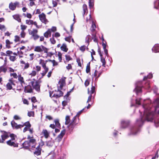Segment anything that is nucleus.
I'll return each instance as SVG.
<instances>
[{
    "label": "nucleus",
    "instance_id": "nucleus-1",
    "mask_svg": "<svg viewBox=\"0 0 159 159\" xmlns=\"http://www.w3.org/2000/svg\"><path fill=\"white\" fill-rule=\"evenodd\" d=\"M148 101L147 104L144 103L143 106L144 109L143 116L136 121L137 124L139 126H141L145 120L152 121L153 120L154 112L151 110L152 104H149V101Z\"/></svg>",
    "mask_w": 159,
    "mask_h": 159
},
{
    "label": "nucleus",
    "instance_id": "nucleus-2",
    "mask_svg": "<svg viewBox=\"0 0 159 159\" xmlns=\"http://www.w3.org/2000/svg\"><path fill=\"white\" fill-rule=\"evenodd\" d=\"M85 108V107L78 112L77 115L72 119L70 125L67 126V128L70 131H72L79 124V119L78 118L79 116L81 114L82 111L84 110Z\"/></svg>",
    "mask_w": 159,
    "mask_h": 159
},
{
    "label": "nucleus",
    "instance_id": "nucleus-3",
    "mask_svg": "<svg viewBox=\"0 0 159 159\" xmlns=\"http://www.w3.org/2000/svg\"><path fill=\"white\" fill-rule=\"evenodd\" d=\"M95 87L93 86H92L90 91H89V89H88V93L89 94H90V95L88 97L87 102V103H89L90 102H92V98L93 99L94 98L95 95Z\"/></svg>",
    "mask_w": 159,
    "mask_h": 159
},
{
    "label": "nucleus",
    "instance_id": "nucleus-4",
    "mask_svg": "<svg viewBox=\"0 0 159 159\" xmlns=\"http://www.w3.org/2000/svg\"><path fill=\"white\" fill-rule=\"evenodd\" d=\"M39 64L41 65L44 70L43 71L42 73H41V74L42 76V77H43L45 75L47 72L48 71V68L46 66L45 63V61L42 59H40L39 60Z\"/></svg>",
    "mask_w": 159,
    "mask_h": 159
},
{
    "label": "nucleus",
    "instance_id": "nucleus-5",
    "mask_svg": "<svg viewBox=\"0 0 159 159\" xmlns=\"http://www.w3.org/2000/svg\"><path fill=\"white\" fill-rule=\"evenodd\" d=\"M30 84L32 86L33 88L37 92H40V82L39 81H35L34 80V81H31Z\"/></svg>",
    "mask_w": 159,
    "mask_h": 159
},
{
    "label": "nucleus",
    "instance_id": "nucleus-6",
    "mask_svg": "<svg viewBox=\"0 0 159 159\" xmlns=\"http://www.w3.org/2000/svg\"><path fill=\"white\" fill-rule=\"evenodd\" d=\"M29 34L31 35L32 38L34 40H36L38 39L39 37V36L38 35V30L36 29H33L32 30H28Z\"/></svg>",
    "mask_w": 159,
    "mask_h": 159
},
{
    "label": "nucleus",
    "instance_id": "nucleus-7",
    "mask_svg": "<svg viewBox=\"0 0 159 159\" xmlns=\"http://www.w3.org/2000/svg\"><path fill=\"white\" fill-rule=\"evenodd\" d=\"M61 90H58L57 91L55 90L54 93L53 95L52 94L53 93V91L51 92L50 91L49 92V96L51 97H54L56 98H58L62 96L63 95L62 92Z\"/></svg>",
    "mask_w": 159,
    "mask_h": 159
},
{
    "label": "nucleus",
    "instance_id": "nucleus-8",
    "mask_svg": "<svg viewBox=\"0 0 159 159\" xmlns=\"http://www.w3.org/2000/svg\"><path fill=\"white\" fill-rule=\"evenodd\" d=\"M47 50L48 49L42 45L35 47L34 48V51L39 52L44 51V53H47Z\"/></svg>",
    "mask_w": 159,
    "mask_h": 159
},
{
    "label": "nucleus",
    "instance_id": "nucleus-9",
    "mask_svg": "<svg viewBox=\"0 0 159 159\" xmlns=\"http://www.w3.org/2000/svg\"><path fill=\"white\" fill-rule=\"evenodd\" d=\"M66 77H63L60 79L58 82V85L57 89L58 90H61L63 87L65 85L66 82L65 79Z\"/></svg>",
    "mask_w": 159,
    "mask_h": 159
},
{
    "label": "nucleus",
    "instance_id": "nucleus-10",
    "mask_svg": "<svg viewBox=\"0 0 159 159\" xmlns=\"http://www.w3.org/2000/svg\"><path fill=\"white\" fill-rule=\"evenodd\" d=\"M39 17L41 22L45 24H46L48 22V21L46 18V15L44 13H42L39 14Z\"/></svg>",
    "mask_w": 159,
    "mask_h": 159
},
{
    "label": "nucleus",
    "instance_id": "nucleus-11",
    "mask_svg": "<svg viewBox=\"0 0 159 159\" xmlns=\"http://www.w3.org/2000/svg\"><path fill=\"white\" fill-rule=\"evenodd\" d=\"M135 85L136 87L134 90V91H135L137 94H138L141 92V82L139 81L137 82L136 84Z\"/></svg>",
    "mask_w": 159,
    "mask_h": 159
},
{
    "label": "nucleus",
    "instance_id": "nucleus-12",
    "mask_svg": "<svg viewBox=\"0 0 159 159\" xmlns=\"http://www.w3.org/2000/svg\"><path fill=\"white\" fill-rule=\"evenodd\" d=\"M153 105L155 106V112L159 115V110H157V108L159 107V99H158L155 100L153 102Z\"/></svg>",
    "mask_w": 159,
    "mask_h": 159
},
{
    "label": "nucleus",
    "instance_id": "nucleus-13",
    "mask_svg": "<svg viewBox=\"0 0 159 159\" xmlns=\"http://www.w3.org/2000/svg\"><path fill=\"white\" fill-rule=\"evenodd\" d=\"M11 125L13 129H17L23 127V125H18L13 120L11 121Z\"/></svg>",
    "mask_w": 159,
    "mask_h": 159
},
{
    "label": "nucleus",
    "instance_id": "nucleus-14",
    "mask_svg": "<svg viewBox=\"0 0 159 159\" xmlns=\"http://www.w3.org/2000/svg\"><path fill=\"white\" fill-rule=\"evenodd\" d=\"M7 144L9 146H12L14 147H18V144L17 143L16 141H11L8 140L7 141Z\"/></svg>",
    "mask_w": 159,
    "mask_h": 159
},
{
    "label": "nucleus",
    "instance_id": "nucleus-15",
    "mask_svg": "<svg viewBox=\"0 0 159 159\" xmlns=\"http://www.w3.org/2000/svg\"><path fill=\"white\" fill-rule=\"evenodd\" d=\"M9 82L6 85L7 88L9 90H10L12 89V85H14V82L12 80V78L9 79Z\"/></svg>",
    "mask_w": 159,
    "mask_h": 159
},
{
    "label": "nucleus",
    "instance_id": "nucleus-16",
    "mask_svg": "<svg viewBox=\"0 0 159 159\" xmlns=\"http://www.w3.org/2000/svg\"><path fill=\"white\" fill-rule=\"evenodd\" d=\"M41 148L40 147H39V146H38L34 152V154L37 156H39L41 154Z\"/></svg>",
    "mask_w": 159,
    "mask_h": 159
},
{
    "label": "nucleus",
    "instance_id": "nucleus-17",
    "mask_svg": "<svg viewBox=\"0 0 159 159\" xmlns=\"http://www.w3.org/2000/svg\"><path fill=\"white\" fill-rule=\"evenodd\" d=\"M28 141L30 143V144L32 148H34L35 147L36 144V140L34 138H32L31 139H30Z\"/></svg>",
    "mask_w": 159,
    "mask_h": 159
},
{
    "label": "nucleus",
    "instance_id": "nucleus-18",
    "mask_svg": "<svg viewBox=\"0 0 159 159\" xmlns=\"http://www.w3.org/2000/svg\"><path fill=\"white\" fill-rule=\"evenodd\" d=\"M3 134L1 135V137L2 140L4 143V141L9 137L8 133L5 131H3Z\"/></svg>",
    "mask_w": 159,
    "mask_h": 159
},
{
    "label": "nucleus",
    "instance_id": "nucleus-19",
    "mask_svg": "<svg viewBox=\"0 0 159 159\" xmlns=\"http://www.w3.org/2000/svg\"><path fill=\"white\" fill-rule=\"evenodd\" d=\"M66 132L65 129H63L61 132L60 134L57 137V139L60 141H61L63 136L65 135Z\"/></svg>",
    "mask_w": 159,
    "mask_h": 159
},
{
    "label": "nucleus",
    "instance_id": "nucleus-20",
    "mask_svg": "<svg viewBox=\"0 0 159 159\" xmlns=\"http://www.w3.org/2000/svg\"><path fill=\"white\" fill-rule=\"evenodd\" d=\"M129 122L128 121L122 120L121 121V127L122 128H125L129 125Z\"/></svg>",
    "mask_w": 159,
    "mask_h": 159
},
{
    "label": "nucleus",
    "instance_id": "nucleus-21",
    "mask_svg": "<svg viewBox=\"0 0 159 159\" xmlns=\"http://www.w3.org/2000/svg\"><path fill=\"white\" fill-rule=\"evenodd\" d=\"M24 91L25 93L33 92V89L31 86L28 85L25 87Z\"/></svg>",
    "mask_w": 159,
    "mask_h": 159
},
{
    "label": "nucleus",
    "instance_id": "nucleus-22",
    "mask_svg": "<svg viewBox=\"0 0 159 159\" xmlns=\"http://www.w3.org/2000/svg\"><path fill=\"white\" fill-rule=\"evenodd\" d=\"M139 131L140 129L139 127H134L131 130V133L132 134L135 135L137 134Z\"/></svg>",
    "mask_w": 159,
    "mask_h": 159
},
{
    "label": "nucleus",
    "instance_id": "nucleus-23",
    "mask_svg": "<svg viewBox=\"0 0 159 159\" xmlns=\"http://www.w3.org/2000/svg\"><path fill=\"white\" fill-rule=\"evenodd\" d=\"M42 133L43 134L44 137L47 139L49 136V133L46 129H43Z\"/></svg>",
    "mask_w": 159,
    "mask_h": 159
},
{
    "label": "nucleus",
    "instance_id": "nucleus-24",
    "mask_svg": "<svg viewBox=\"0 0 159 159\" xmlns=\"http://www.w3.org/2000/svg\"><path fill=\"white\" fill-rule=\"evenodd\" d=\"M152 50L154 52H159V44H155L152 48Z\"/></svg>",
    "mask_w": 159,
    "mask_h": 159
},
{
    "label": "nucleus",
    "instance_id": "nucleus-25",
    "mask_svg": "<svg viewBox=\"0 0 159 159\" xmlns=\"http://www.w3.org/2000/svg\"><path fill=\"white\" fill-rule=\"evenodd\" d=\"M13 56H9V59L12 61H14L16 59V56H17V54L16 52L13 53Z\"/></svg>",
    "mask_w": 159,
    "mask_h": 159
},
{
    "label": "nucleus",
    "instance_id": "nucleus-26",
    "mask_svg": "<svg viewBox=\"0 0 159 159\" xmlns=\"http://www.w3.org/2000/svg\"><path fill=\"white\" fill-rule=\"evenodd\" d=\"M60 48L61 50L65 52H66L68 50V49L65 43H64L62 44Z\"/></svg>",
    "mask_w": 159,
    "mask_h": 159
},
{
    "label": "nucleus",
    "instance_id": "nucleus-27",
    "mask_svg": "<svg viewBox=\"0 0 159 159\" xmlns=\"http://www.w3.org/2000/svg\"><path fill=\"white\" fill-rule=\"evenodd\" d=\"M22 144L23 147L25 148H27L29 147H30V143L28 141H25Z\"/></svg>",
    "mask_w": 159,
    "mask_h": 159
},
{
    "label": "nucleus",
    "instance_id": "nucleus-28",
    "mask_svg": "<svg viewBox=\"0 0 159 159\" xmlns=\"http://www.w3.org/2000/svg\"><path fill=\"white\" fill-rule=\"evenodd\" d=\"M9 136L11 138V139L9 140L13 141H16V139L17 138V136L16 135L13 134H10Z\"/></svg>",
    "mask_w": 159,
    "mask_h": 159
},
{
    "label": "nucleus",
    "instance_id": "nucleus-29",
    "mask_svg": "<svg viewBox=\"0 0 159 159\" xmlns=\"http://www.w3.org/2000/svg\"><path fill=\"white\" fill-rule=\"evenodd\" d=\"M65 120V124L66 125H68L69 124V125H69L71 122V120H70V116H66V117Z\"/></svg>",
    "mask_w": 159,
    "mask_h": 159
},
{
    "label": "nucleus",
    "instance_id": "nucleus-30",
    "mask_svg": "<svg viewBox=\"0 0 159 159\" xmlns=\"http://www.w3.org/2000/svg\"><path fill=\"white\" fill-rule=\"evenodd\" d=\"M102 45L103 47V48L104 49V52L105 53V54L106 55L107 57H108V50L106 49L107 45L105 44L104 43H102Z\"/></svg>",
    "mask_w": 159,
    "mask_h": 159
},
{
    "label": "nucleus",
    "instance_id": "nucleus-31",
    "mask_svg": "<svg viewBox=\"0 0 159 159\" xmlns=\"http://www.w3.org/2000/svg\"><path fill=\"white\" fill-rule=\"evenodd\" d=\"M83 8L84 11L83 16H84L85 14H86L88 13V9L87 6L85 4H84L83 5Z\"/></svg>",
    "mask_w": 159,
    "mask_h": 159
},
{
    "label": "nucleus",
    "instance_id": "nucleus-32",
    "mask_svg": "<svg viewBox=\"0 0 159 159\" xmlns=\"http://www.w3.org/2000/svg\"><path fill=\"white\" fill-rule=\"evenodd\" d=\"M44 36L46 38H48L49 36H50L51 35V32H50V29H48V30L44 34Z\"/></svg>",
    "mask_w": 159,
    "mask_h": 159
},
{
    "label": "nucleus",
    "instance_id": "nucleus-33",
    "mask_svg": "<svg viewBox=\"0 0 159 159\" xmlns=\"http://www.w3.org/2000/svg\"><path fill=\"white\" fill-rule=\"evenodd\" d=\"M13 17L15 20H17L18 22H20L21 19L18 15H15L13 16Z\"/></svg>",
    "mask_w": 159,
    "mask_h": 159
},
{
    "label": "nucleus",
    "instance_id": "nucleus-34",
    "mask_svg": "<svg viewBox=\"0 0 159 159\" xmlns=\"http://www.w3.org/2000/svg\"><path fill=\"white\" fill-rule=\"evenodd\" d=\"M18 80L20 84H25L23 77L21 76V75H19L18 77Z\"/></svg>",
    "mask_w": 159,
    "mask_h": 159
},
{
    "label": "nucleus",
    "instance_id": "nucleus-35",
    "mask_svg": "<svg viewBox=\"0 0 159 159\" xmlns=\"http://www.w3.org/2000/svg\"><path fill=\"white\" fill-rule=\"evenodd\" d=\"M9 9L12 11H14L16 9V8L13 5V3L11 2L9 5Z\"/></svg>",
    "mask_w": 159,
    "mask_h": 159
},
{
    "label": "nucleus",
    "instance_id": "nucleus-36",
    "mask_svg": "<svg viewBox=\"0 0 159 159\" xmlns=\"http://www.w3.org/2000/svg\"><path fill=\"white\" fill-rule=\"evenodd\" d=\"M23 125V127L24 126H25L26 127H27L28 128L30 129V128L31 126V125L30 124V122L29 121H27L25 122V123H23L22 125Z\"/></svg>",
    "mask_w": 159,
    "mask_h": 159
},
{
    "label": "nucleus",
    "instance_id": "nucleus-37",
    "mask_svg": "<svg viewBox=\"0 0 159 159\" xmlns=\"http://www.w3.org/2000/svg\"><path fill=\"white\" fill-rule=\"evenodd\" d=\"M7 71V69L6 67L4 66H2L0 67V73L3 72L4 73H6Z\"/></svg>",
    "mask_w": 159,
    "mask_h": 159
},
{
    "label": "nucleus",
    "instance_id": "nucleus-38",
    "mask_svg": "<svg viewBox=\"0 0 159 159\" xmlns=\"http://www.w3.org/2000/svg\"><path fill=\"white\" fill-rule=\"evenodd\" d=\"M54 122L55 123V125L57 128H59L60 127V124L59 122V121L58 119H55L54 120Z\"/></svg>",
    "mask_w": 159,
    "mask_h": 159
},
{
    "label": "nucleus",
    "instance_id": "nucleus-39",
    "mask_svg": "<svg viewBox=\"0 0 159 159\" xmlns=\"http://www.w3.org/2000/svg\"><path fill=\"white\" fill-rule=\"evenodd\" d=\"M96 28V26L95 24L93 23V24L91 26V27L90 28V30H91V31L93 33H93L94 32V31L95 29Z\"/></svg>",
    "mask_w": 159,
    "mask_h": 159
},
{
    "label": "nucleus",
    "instance_id": "nucleus-40",
    "mask_svg": "<svg viewBox=\"0 0 159 159\" xmlns=\"http://www.w3.org/2000/svg\"><path fill=\"white\" fill-rule=\"evenodd\" d=\"M23 84H20H20H18V85H17V90H21L23 89Z\"/></svg>",
    "mask_w": 159,
    "mask_h": 159
},
{
    "label": "nucleus",
    "instance_id": "nucleus-41",
    "mask_svg": "<svg viewBox=\"0 0 159 159\" xmlns=\"http://www.w3.org/2000/svg\"><path fill=\"white\" fill-rule=\"evenodd\" d=\"M6 46L7 48H11V46H10V45L12 43H11L10 41L8 40L7 39L6 40Z\"/></svg>",
    "mask_w": 159,
    "mask_h": 159
},
{
    "label": "nucleus",
    "instance_id": "nucleus-42",
    "mask_svg": "<svg viewBox=\"0 0 159 159\" xmlns=\"http://www.w3.org/2000/svg\"><path fill=\"white\" fill-rule=\"evenodd\" d=\"M92 35L93 36L92 39H93V41L97 43L98 39L96 37V34L92 33Z\"/></svg>",
    "mask_w": 159,
    "mask_h": 159
},
{
    "label": "nucleus",
    "instance_id": "nucleus-43",
    "mask_svg": "<svg viewBox=\"0 0 159 159\" xmlns=\"http://www.w3.org/2000/svg\"><path fill=\"white\" fill-rule=\"evenodd\" d=\"M48 61H49L51 62L53 64V66H57L58 64V62L57 61H56L55 60H48Z\"/></svg>",
    "mask_w": 159,
    "mask_h": 159
},
{
    "label": "nucleus",
    "instance_id": "nucleus-44",
    "mask_svg": "<svg viewBox=\"0 0 159 159\" xmlns=\"http://www.w3.org/2000/svg\"><path fill=\"white\" fill-rule=\"evenodd\" d=\"M154 7L157 9H158L157 6H159V0H157L154 2Z\"/></svg>",
    "mask_w": 159,
    "mask_h": 159
},
{
    "label": "nucleus",
    "instance_id": "nucleus-45",
    "mask_svg": "<svg viewBox=\"0 0 159 159\" xmlns=\"http://www.w3.org/2000/svg\"><path fill=\"white\" fill-rule=\"evenodd\" d=\"M37 72L36 70H33L32 71L31 73L29 74V75H31V77L35 76L37 74Z\"/></svg>",
    "mask_w": 159,
    "mask_h": 159
},
{
    "label": "nucleus",
    "instance_id": "nucleus-46",
    "mask_svg": "<svg viewBox=\"0 0 159 159\" xmlns=\"http://www.w3.org/2000/svg\"><path fill=\"white\" fill-rule=\"evenodd\" d=\"M66 60V61L68 62L70 60H72V58L70 57L69 55H65Z\"/></svg>",
    "mask_w": 159,
    "mask_h": 159
},
{
    "label": "nucleus",
    "instance_id": "nucleus-47",
    "mask_svg": "<svg viewBox=\"0 0 159 159\" xmlns=\"http://www.w3.org/2000/svg\"><path fill=\"white\" fill-rule=\"evenodd\" d=\"M13 4L16 8V7L19 8L20 7V3L18 2H15L14 3H13Z\"/></svg>",
    "mask_w": 159,
    "mask_h": 159
},
{
    "label": "nucleus",
    "instance_id": "nucleus-48",
    "mask_svg": "<svg viewBox=\"0 0 159 159\" xmlns=\"http://www.w3.org/2000/svg\"><path fill=\"white\" fill-rule=\"evenodd\" d=\"M90 71V62L88 63L87 65L86 68V72L88 73Z\"/></svg>",
    "mask_w": 159,
    "mask_h": 159
},
{
    "label": "nucleus",
    "instance_id": "nucleus-49",
    "mask_svg": "<svg viewBox=\"0 0 159 159\" xmlns=\"http://www.w3.org/2000/svg\"><path fill=\"white\" fill-rule=\"evenodd\" d=\"M152 74H149L147 76H145L144 77L143 80H144L147 79H151L152 78Z\"/></svg>",
    "mask_w": 159,
    "mask_h": 159
},
{
    "label": "nucleus",
    "instance_id": "nucleus-50",
    "mask_svg": "<svg viewBox=\"0 0 159 159\" xmlns=\"http://www.w3.org/2000/svg\"><path fill=\"white\" fill-rule=\"evenodd\" d=\"M90 35H87L85 38V43H87L88 45L89 44V40L90 39Z\"/></svg>",
    "mask_w": 159,
    "mask_h": 159
},
{
    "label": "nucleus",
    "instance_id": "nucleus-51",
    "mask_svg": "<svg viewBox=\"0 0 159 159\" xmlns=\"http://www.w3.org/2000/svg\"><path fill=\"white\" fill-rule=\"evenodd\" d=\"M57 55L58 57V60L60 62H61L62 61V54L61 52H59L58 53Z\"/></svg>",
    "mask_w": 159,
    "mask_h": 159
},
{
    "label": "nucleus",
    "instance_id": "nucleus-52",
    "mask_svg": "<svg viewBox=\"0 0 159 159\" xmlns=\"http://www.w3.org/2000/svg\"><path fill=\"white\" fill-rule=\"evenodd\" d=\"M0 30L2 31H5L6 30V28L4 25L0 24Z\"/></svg>",
    "mask_w": 159,
    "mask_h": 159
},
{
    "label": "nucleus",
    "instance_id": "nucleus-53",
    "mask_svg": "<svg viewBox=\"0 0 159 159\" xmlns=\"http://www.w3.org/2000/svg\"><path fill=\"white\" fill-rule=\"evenodd\" d=\"M101 62L102 63V65L104 67H105V65H106V61L105 60V59L102 57H101Z\"/></svg>",
    "mask_w": 159,
    "mask_h": 159
},
{
    "label": "nucleus",
    "instance_id": "nucleus-54",
    "mask_svg": "<svg viewBox=\"0 0 159 159\" xmlns=\"http://www.w3.org/2000/svg\"><path fill=\"white\" fill-rule=\"evenodd\" d=\"M50 40L52 44H54L56 42L54 38L53 34L52 35V37L50 39Z\"/></svg>",
    "mask_w": 159,
    "mask_h": 159
},
{
    "label": "nucleus",
    "instance_id": "nucleus-55",
    "mask_svg": "<svg viewBox=\"0 0 159 159\" xmlns=\"http://www.w3.org/2000/svg\"><path fill=\"white\" fill-rule=\"evenodd\" d=\"M33 21L31 20H26V24L28 25H33Z\"/></svg>",
    "mask_w": 159,
    "mask_h": 159
},
{
    "label": "nucleus",
    "instance_id": "nucleus-56",
    "mask_svg": "<svg viewBox=\"0 0 159 159\" xmlns=\"http://www.w3.org/2000/svg\"><path fill=\"white\" fill-rule=\"evenodd\" d=\"M86 47L85 45H83L80 47V49L82 52H84L86 49Z\"/></svg>",
    "mask_w": 159,
    "mask_h": 159
},
{
    "label": "nucleus",
    "instance_id": "nucleus-57",
    "mask_svg": "<svg viewBox=\"0 0 159 159\" xmlns=\"http://www.w3.org/2000/svg\"><path fill=\"white\" fill-rule=\"evenodd\" d=\"M13 118L14 120H20L21 119V118L20 116L17 115H15L13 117Z\"/></svg>",
    "mask_w": 159,
    "mask_h": 159
},
{
    "label": "nucleus",
    "instance_id": "nucleus-58",
    "mask_svg": "<svg viewBox=\"0 0 159 159\" xmlns=\"http://www.w3.org/2000/svg\"><path fill=\"white\" fill-rule=\"evenodd\" d=\"M10 76H13L15 79H17V75L16 73H11Z\"/></svg>",
    "mask_w": 159,
    "mask_h": 159
},
{
    "label": "nucleus",
    "instance_id": "nucleus-59",
    "mask_svg": "<svg viewBox=\"0 0 159 159\" xmlns=\"http://www.w3.org/2000/svg\"><path fill=\"white\" fill-rule=\"evenodd\" d=\"M20 36L22 38H24L25 35V33L24 31H22L20 33Z\"/></svg>",
    "mask_w": 159,
    "mask_h": 159
},
{
    "label": "nucleus",
    "instance_id": "nucleus-60",
    "mask_svg": "<svg viewBox=\"0 0 159 159\" xmlns=\"http://www.w3.org/2000/svg\"><path fill=\"white\" fill-rule=\"evenodd\" d=\"M33 25H35L36 27V28L38 29H39L41 28V26H39L37 25V23L36 21H34L33 23Z\"/></svg>",
    "mask_w": 159,
    "mask_h": 159
},
{
    "label": "nucleus",
    "instance_id": "nucleus-61",
    "mask_svg": "<svg viewBox=\"0 0 159 159\" xmlns=\"http://www.w3.org/2000/svg\"><path fill=\"white\" fill-rule=\"evenodd\" d=\"M94 0H89V7H93V5Z\"/></svg>",
    "mask_w": 159,
    "mask_h": 159
},
{
    "label": "nucleus",
    "instance_id": "nucleus-62",
    "mask_svg": "<svg viewBox=\"0 0 159 159\" xmlns=\"http://www.w3.org/2000/svg\"><path fill=\"white\" fill-rule=\"evenodd\" d=\"M21 29L22 30V31H24V30H25L27 28V26L25 25H20Z\"/></svg>",
    "mask_w": 159,
    "mask_h": 159
},
{
    "label": "nucleus",
    "instance_id": "nucleus-63",
    "mask_svg": "<svg viewBox=\"0 0 159 159\" xmlns=\"http://www.w3.org/2000/svg\"><path fill=\"white\" fill-rule=\"evenodd\" d=\"M6 52L7 55V56H8L9 57V56H11V54H12L13 53L11 51H10V50H8V51H7Z\"/></svg>",
    "mask_w": 159,
    "mask_h": 159
},
{
    "label": "nucleus",
    "instance_id": "nucleus-64",
    "mask_svg": "<svg viewBox=\"0 0 159 159\" xmlns=\"http://www.w3.org/2000/svg\"><path fill=\"white\" fill-rule=\"evenodd\" d=\"M39 1L41 4L44 5L47 3L48 0H39Z\"/></svg>",
    "mask_w": 159,
    "mask_h": 159
}]
</instances>
